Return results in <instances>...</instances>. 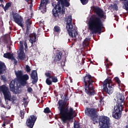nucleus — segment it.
Returning a JSON list of instances; mask_svg holds the SVG:
<instances>
[{"label":"nucleus","instance_id":"29","mask_svg":"<svg viewBox=\"0 0 128 128\" xmlns=\"http://www.w3.org/2000/svg\"><path fill=\"white\" fill-rule=\"evenodd\" d=\"M54 32L57 34H60L61 32L60 27L58 26H56L54 27Z\"/></svg>","mask_w":128,"mask_h":128},{"label":"nucleus","instance_id":"38","mask_svg":"<svg viewBox=\"0 0 128 128\" xmlns=\"http://www.w3.org/2000/svg\"><path fill=\"white\" fill-rule=\"evenodd\" d=\"M74 128H80V123H78V122H74Z\"/></svg>","mask_w":128,"mask_h":128},{"label":"nucleus","instance_id":"44","mask_svg":"<svg viewBox=\"0 0 128 128\" xmlns=\"http://www.w3.org/2000/svg\"><path fill=\"white\" fill-rule=\"evenodd\" d=\"M34 2V0H31V1L29 2V3H28V4H30V9L32 8V2Z\"/></svg>","mask_w":128,"mask_h":128},{"label":"nucleus","instance_id":"9","mask_svg":"<svg viewBox=\"0 0 128 128\" xmlns=\"http://www.w3.org/2000/svg\"><path fill=\"white\" fill-rule=\"evenodd\" d=\"M64 6H62V8L58 10H54V12L52 14L54 17L58 18L62 20L66 14V8H64Z\"/></svg>","mask_w":128,"mask_h":128},{"label":"nucleus","instance_id":"41","mask_svg":"<svg viewBox=\"0 0 128 128\" xmlns=\"http://www.w3.org/2000/svg\"><path fill=\"white\" fill-rule=\"evenodd\" d=\"M45 76L47 78H51L52 76H50V73L48 72L45 73Z\"/></svg>","mask_w":128,"mask_h":128},{"label":"nucleus","instance_id":"18","mask_svg":"<svg viewBox=\"0 0 128 128\" xmlns=\"http://www.w3.org/2000/svg\"><path fill=\"white\" fill-rule=\"evenodd\" d=\"M120 2L122 4V8L128 12V0H120Z\"/></svg>","mask_w":128,"mask_h":128},{"label":"nucleus","instance_id":"28","mask_svg":"<svg viewBox=\"0 0 128 128\" xmlns=\"http://www.w3.org/2000/svg\"><path fill=\"white\" fill-rule=\"evenodd\" d=\"M10 6H12V3L11 2H8L6 4L4 8V12H6V10H8V8H10Z\"/></svg>","mask_w":128,"mask_h":128},{"label":"nucleus","instance_id":"36","mask_svg":"<svg viewBox=\"0 0 128 128\" xmlns=\"http://www.w3.org/2000/svg\"><path fill=\"white\" fill-rule=\"evenodd\" d=\"M115 82H116L118 86L120 84V78L118 77H116L114 78Z\"/></svg>","mask_w":128,"mask_h":128},{"label":"nucleus","instance_id":"43","mask_svg":"<svg viewBox=\"0 0 128 128\" xmlns=\"http://www.w3.org/2000/svg\"><path fill=\"white\" fill-rule=\"evenodd\" d=\"M27 92H29V93L32 92V87L28 88L27 89Z\"/></svg>","mask_w":128,"mask_h":128},{"label":"nucleus","instance_id":"5","mask_svg":"<svg viewBox=\"0 0 128 128\" xmlns=\"http://www.w3.org/2000/svg\"><path fill=\"white\" fill-rule=\"evenodd\" d=\"M65 20L66 22V28L68 34L70 38H72L74 42H76L78 41V38H76V36H78V32L74 29L72 16H69L68 18H65Z\"/></svg>","mask_w":128,"mask_h":128},{"label":"nucleus","instance_id":"31","mask_svg":"<svg viewBox=\"0 0 128 128\" xmlns=\"http://www.w3.org/2000/svg\"><path fill=\"white\" fill-rule=\"evenodd\" d=\"M46 82L48 86H52V81L50 80V78H47L46 80Z\"/></svg>","mask_w":128,"mask_h":128},{"label":"nucleus","instance_id":"27","mask_svg":"<svg viewBox=\"0 0 128 128\" xmlns=\"http://www.w3.org/2000/svg\"><path fill=\"white\" fill-rule=\"evenodd\" d=\"M10 37L8 36H4L2 38V41L4 44H8V40H10Z\"/></svg>","mask_w":128,"mask_h":128},{"label":"nucleus","instance_id":"17","mask_svg":"<svg viewBox=\"0 0 128 128\" xmlns=\"http://www.w3.org/2000/svg\"><path fill=\"white\" fill-rule=\"evenodd\" d=\"M30 78L33 80L32 84H36L38 80V72L36 70H32L30 74Z\"/></svg>","mask_w":128,"mask_h":128},{"label":"nucleus","instance_id":"45","mask_svg":"<svg viewBox=\"0 0 128 128\" xmlns=\"http://www.w3.org/2000/svg\"><path fill=\"white\" fill-rule=\"evenodd\" d=\"M16 99H17L16 96L13 95L12 96V100H13V102H14V100H16Z\"/></svg>","mask_w":128,"mask_h":128},{"label":"nucleus","instance_id":"21","mask_svg":"<svg viewBox=\"0 0 128 128\" xmlns=\"http://www.w3.org/2000/svg\"><path fill=\"white\" fill-rule=\"evenodd\" d=\"M6 66L4 63L0 61V74H4L6 72Z\"/></svg>","mask_w":128,"mask_h":128},{"label":"nucleus","instance_id":"55","mask_svg":"<svg viewBox=\"0 0 128 128\" xmlns=\"http://www.w3.org/2000/svg\"><path fill=\"white\" fill-rule=\"evenodd\" d=\"M0 6H2V8H4V4H1L0 5Z\"/></svg>","mask_w":128,"mask_h":128},{"label":"nucleus","instance_id":"1","mask_svg":"<svg viewBox=\"0 0 128 128\" xmlns=\"http://www.w3.org/2000/svg\"><path fill=\"white\" fill-rule=\"evenodd\" d=\"M93 12L95 14L92 15L90 18L88 28L92 34H102L104 28V24L102 20L106 18V15L104 11L98 6L93 7Z\"/></svg>","mask_w":128,"mask_h":128},{"label":"nucleus","instance_id":"32","mask_svg":"<svg viewBox=\"0 0 128 128\" xmlns=\"http://www.w3.org/2000/svg\"><path fill=\"white\" fill-rule=\"evenodd\" d=\"M51 79L52 80V82L56 83L58 82V77L56 76H52Z\"/></svg>","mask_w":128,"mask_h":128},{"label":"nucleus","instance_id":"58","mask_svg":"<svg viewBox=\"0 0 128 128\" xmlns=\"http://www.w3.org/2000/svg\"><path fill=\"white\" fill-rule=\"evenodd\" d=\"M1 118H2V120H4V118L3 116H1Z\"/></svg>","mask_w":128,"mask_h":128},{"label":"nucleus","instance_id":"60","mask_svg":"<svg viewBox=\"0 0 128 128\" xmlns=\"http://www.w3.org/2000/svg\"><path fill=\"white\" fill-rule=\"evenodd\" d=\"M126 128H128V124L126 126Z\"/></svg>","mask_w":128,"mask_h":128},{"label":"nucleus","instance_id":"34","mask_svg":"<svg viewBox=\"0 0 128 128\" xmlns=\"http://www.w3.org/2000/svg\"><path fill=\"white\" fill-rule=\"evenodd\" d=\"M88 40H90V38H86L83 42L84 46H88Z\"/></svg>","mask_w":128,"mask_h":128},{"label":"nucleus","instance_id":"51","mask_svg":"<svg viewBox=\"0 0 128 128\" xmlns=\"http://www.w3.org/2000/svg\"><path fill=\"white\" fill-rule=\"evenodd\" d=\"M103 128H110V125H108L106 126H103Z\"/></svg>","mask_w":128,"mask_h":128},{"label":"nucleus","instance_id":"37","mask_svg":"<svg viewBox=\"0 0 128 128\" xmlns=\"http://www.w3.org/2000/svg\"><path fill=\"white\" fill-rule=\"evenodd\" d=\"M44 114H50V110L48 107H46L44 109Z\"/></svg>","mask_w":128,"mask_h":128},{"label":"nucleus","instance_id":"53","mask_svg":"<svg viewBox=\"0 0 128 128\" xmlns=\"http://www.w3.org/2000/svg\"><path fill=\"white\" fill-rule=\"evenodd\" d=\"M26 0V2H28V4H30V2H32V0Z\"/></svg>","mask_w":128,"mask_h":128},{"label":"nucleus","instance_id":"26","mask_svg":"<svg viewBox=\"0 0 128 128\" xmlns=\"http://www.w3.org/2000/svg\"><path fill=\"white\" fill-rule=\"evenodd\" d=\"M18 58L20 60H24V58H26L24 52L22 51L20 52L18 54Z\"/></svg>","mask_w":128,"mask_h":128},{"label":"nucleus","instance_id":"11","mask_svg":"<svg viewBox=\"0 0 128 128\" xmlns=\"http://www.w3.org/2000/svg\"><path fill=\"white\" fill-rule=\"evenodd\" d=\"M98 114L96 108H87L85 110V114L92 118H95L98 116V114Z\"/></svg>","mask_w":128,"mask_h":128},{"label":"nucleus","instance_id":"42","mask_svg":"<svg viewBox=\"0 0 128 128\" xmlns=\"http://www.w3.org/2000/svg\"><path fill=\"white\" fill-rule=\"evenodd\" d=\"M0 78L2 80H4V82H6V76H1Z\"/></svg>","mask_w":128,"mask_h":128},{"label":"nucleus","instance_id":"23","mask_svg":"<svg viewBox=\"0 0 128 128\" xmlns=\"http://www.w3.org/2000/svg\"><path fill=\"white\" fill-rule=\"evenodd\" d=\"M31 36L32 33L30 32V29H26V31L24 33V38H26V40H30Z\"/></svg>","mask_w":128,"mask_h":128},{"label":"nucleus","instance_id":"35","mask_svg":"<svg viewBox=\"0 0 128 128\" xmlns=\"http://www.w3.org/2000/svg\"><path fill=\"white\" fill-rule=\"evenodd\" d=\"M20 116L21 118L22 119L24 118V111L23 110H20Z\"/></svg>","mask_w":128,"mask_h":128},{"label":"nucleus","instance_id":"39","mask_svg":"<svg viewBox=\"0 0 128 128\" xmlns=\"http://www.w3.org/2000/svg\"><path fill=\"white\" fill-rule=\"evenodd\" d=\"M32 70V69L30 68V67L28 65L26 66V72H30Z\"/></svg>","mask_w":128,"mask_h":128},{"label":"nucleus","instance_id":"50","mask_svg":"<svg viewBox=\"0 0 128 128\" xmlns=\"http://www.w3.org/2000/svg\"><path fill=\"white\" fill-rule=\"evenodd\" d=\"M24 46H25V48H28V44H26V42H24Z\"/></svg>","mask_w":128,"mask_h":128},{"label":"nucleus","instance_id":"24","mask_svg":"<svg viewBox=\"0 0 128 128\" xmlns=\"http://www.w3.org/2000/svg\"><path fill=\"white\" fill-rule=\"evenodd\" d=\"M108 8L110 10H114L116 12H118V4H116V3L114 4H110Z\"/></svg>","mask_w":128,"mask_h":128},{"label":"nucleus","instance_id":"62","mask_svg":"<svg viewBox=\"0 0 128 128\" xmlns=\"http://www.w3.org/2000/svg\"><path fill=\"white\" fill-rule=\"evenodd\" d=\"M68 2H70V0H68Z\"/></svg>","mask_w":128,"mask_h":128},{"label":"nucleus","instance_id":"25","mask_svg":"<svg viewBox=\"0 0 128 128\" xmlns=\"http://www.w3.org/2000/svg\"><path fill=\"white\" fill-rule=\"evenodd\" d=\"M25 24L26 26V29L30 30V25L32 24V20H30V19H27V20H26L25 22Z\"/></svg>","mask_w":128,"mask_h":128},{"label":"nucleus","instance_id":"15","mask_svg":"<svg viewBox=\"0 0 128 128\" xmlns=\"http://www.w3.org/2000/svg\"><path fill=\"white\" fill-rule=\"evenodd\" d=\"M50 4V0H41L40 4L39 10H42V12L46 13V6Z\"/></svg>","mask_w":128,"mask_h":128},{"label":"nucleus","instance_id":"16","mask_svg":"<svg viewBox=\"0 0 128 128\" xmlns=\"http://www.w3.org/2000/svg\"><path fill=\"white\" fill-rule=\"evenodd\" d=\"M100 122H101L102 126H110V118L106 116H102L99 119Z\"/></svg>","mask_w":128,"mask_h":128},{"label":"nucleus","instance_id":"46","mask_svg":"<svg viewBox=\"0 0 128 128\" xmlns=\"http://www.w3.org/2000/svg\"><path fill=\"white\" fill-rule=\"evenodd\" d=\"M20 47L21 50H24V45H22V41H20Z\"/></svg>","mask_w":128,"mask_h":128},{"label":"nucleus","instance_id":"61","mask_svg":"<svg viewBox=\"0 0 128 128\" xmlns=\"http://www.w3.org/2000/svg\"><path fill=\"white\" fill-rule=\"evenodd\" d=\"M116 16H114V17L116 18Z\"/></svg>","mask_w":128,"mask_h":128},{"label":"nucleus","instance_id":"19","mask_svg":"<svg viewBox=\"0 0 128 128\" xmlns=\"http://www.w3.org/2000/svg\"><path fill=\"white\" fill-rule=\"evenodd\" d=\"M29 40L32 44H34L36 42V33L32 34Z\"/></svg>","mask_w":128,"mask_h":128},{"label":"nucleus","instance_id":"33","mask_svg":"<svg viewBox=\"0 0 128 128\" xmlns=\"http://www.w3.org/2000/svg\"><path fill=\"white\" fill-rule=\"evenodd\" d=\"M80 2L83 6H86V4H88V0H80Z\"/></svg>","mask_w":128,"mask_h":128},{"label":"nucleus","instance_id":"13","mask_svg":"<svg viewBox=\"0 0 128 128\" xmlns=\"http://www.w3.org/2000/svg\"><path fill=\"white\" fill-rule=\"evenodd\" d=\"M124 108H120L118 106H115L114 108V111L112 112V116L116 120H120V116H122V112Z\"/></svg>","mask_w":128,"mask_h":128},{"label":"nucleus","instance_id":"7","mask_svg":"<svg viewBox=\"0 0 128 128\" xmlns=\"http://www.w3.org/2000/svg\"><path fill=\"white\" fill-rule=\"evenodd\" d=\"M52 6L54 8L52 10V14H54V10H60V8L62 6L68 8V6H70V2L68 1V0H58L56 4L54 2H52Z\"/></svg>","mask_w":128,"mask_h":128},{"label":"nucleus","instance_id":"47","mask_svg":"<svg viewBox=\"0 0 128 128\" xmlns=\"http://www.w3.org/2000/svg\"><path fill=\"white\" fill-rule=\"evenodd\" d=\"M10 106H6L4 107V108H8V110H10Z\"/></svg>","mask_w":128,"mask_h":128},{"label":"nucleus","instance_id":"6","mask_svg":"<svg viewBox=\"0 0 128 128\" xmlns=\"http://www.w3.org/2000/svg\"><path fill=\"white\" fill-rule=\"evenodd\" d=\"M103 92L109 95L114 92V85L112 80L106 78L103 82Z\"/></svg>","mask_w":128,"mask_h":128},{"label":"nucleus","instance_id":"54","mask_svg":"<svg viewBox=\"0 0 128 128\" xmlns=\"http://www.w3.org/2000/svg\"><path fill=\"white\" fill-rule=\"evenodd\" d=\"M108 66H110L108 65V64H107L106 65V68H108Z\"/></svg>","mask_w":128,"mask_h":128},{"label":"nucleus","instance_id":"57","mask_svg":"<svg viewBox=\"0 0 128 128\" xmlns=\"http://www.w3.org/2000/svg\"><path fill=\"white\" fill-rule=\"evenodd\" d=\"M3 2H4V0H0V2H1V4H2Z\"/></svg>","mask_w":128,"mask_h":128},{"label":"nucleus","instance_id":"40","mask_svg":"<svg viewBox=\"0 0 128 128\" xmlns=\"http://www.w3.org/2000/svg\"><path fill=\"white\" fill-rule=\"evenodd\" d=\"M12 60H14V64L16 66L18 64V60L14 58V56H13L12 59H11Z\"/></svg>","mask_w":128,"mask_h":128},{"label":"nucleus","instance_id":"2","mask_svg":"<svg viewBox=\"0 0 128 128\" xmlns=\"http://www.w3.org/2000/svg\"><path fill=\"white\" fill-rule=\"evenodd\" d=\"M14 72L16 78L10 82L9 88L12 92L18 94L20 92V90L18 88H20L22 86H26V85L28 84V80H30V76L28 74H24V72L20 70H15Z\"/></svg>","mask_w":128,"mask_h":128},{"label":"nucleus","instance_id":"59","mask_svg":"<svg viewBox=\"0 0 128 128\" xmlns=\"http://www.w3.org/2000/svg\"><path fill=\"white\" fill-rule=\"evenodd\" d=\"M23 100H26V98H24Z\"/></svg>","mask_w":128,"mask_h":128},{"label":"nucleus","instance_id":"20","mask_svg":"<svg viewBox=\"0 0 128 128\" xmlns=\"http://www.w3.org/2000/svg\"><path fill=\"white\" fill-rule=\"evenodd\" d=\"M62 51L58 50V53L56 54L55 58L54 59V62H60V60H62Z\"/></svg>","mask_w":128,"mask_h":128},{"label":"nucleus","instance_id":"10","mask_svg":"<svg viewBox=\"0 0 128 128\" xmlns=\"http://www.w3.org/2000/svg\"><path fill=\"white\" fill-rule=\"evenodd\" d=\"M14 22L21 28H24V18L18 13L12 14Z\"/></svg>","mask_w":128,"mask_h":128},{"label":"nucleus","instance_id":"56","mask_svg":"<svg viewBox=\"0 0 128 128\" xmlns=\"http://www.w3.org/2000/svg\"><path fill=\"white\" fill-rule=\"evenodd\" d=\"M106 62H108V58H106Z\"/></svg>","mask_w":128,"mask_h":128},{"label":"nucleus","instance_id":"4","mask_svg":"<svg viewBox=\"0 0 128 128\" xmlns=\"http://www.w3.org/2000/svg\"><path fill=\"white\" fill-rule=\"evenodd\" d=\"M84 82L85 86V92L88 96H92L96 94V91L94 88V85L92 84L94 82V77H92L90 74H86L83 77Z\"/></svg>","mask_w":128,"mask_h":128},{"label":"nucleus","instance_id":"49","mask_svg":"<svg viewBox=\"0 0 128 128\" xmlns=\"http://www.w3.org/2000/svg\"><path fill=\"white\" fill-rule=\"evenodd\" d=\"M0 106H1V108H4V105L2 103V101L0 100Z\"/></svg>","mask_w":128,"mask_h":128},{"label":"nucleus","instance_id":"30","mask_svg":"<svg viewBox=\"0 0 128 128\" xmlns=\"http://www.w3.org/2000/svg\"><path fill=\"white\" fill-rule=\"evenodd\" d=\"M66 56H64V59L62 60V61L61 62V66L64 68L66 66Z\"/></svg>","mask_w":128,"mask_h":128},{"label":"nucleus","instance_id":"3","mask_svg":"<svg viewBox=\"0 0 128 128\" xmlns=\"http://www.w3.org/2000/svg\"><path fill=\"white\" fill-rule=\"evenodd\" d=\"M68 100V98L66 97L64 100H60L58 102L59 116L64 124H66V122H70L74 118L75 111L72 107L68 109V106H66Z\"/></svg>","mask_w":128,"mask_h":128},{"label":"nucleus","instance_id":"22","mask_svg":"<svg viewBox=\"0 0 128 128\" xmlns=\"http://www.w3.org/2000/svg\"><path fill=\"white\" fill-rule=\"evenodd\" d=\"M4 58H8V60H12L14 58V54L10 52L5 53L4 54Z\"/></svg>","mask_w":128,"mask_h":128},{"label":"nucleus","instance_id":"8","mask_svg":"<svg viewBox=\"0 0 128 128\" xmlns=\"http://www.w3.org/2000/svg\"><path fill=\"white\" fill-rule=\"evenodd\" d=\"M0 92H2L5 100H10L12 98V94L10 92L8 87L5 84L0 86Z\"/></svg>","mask_w":128,"mask_h":128},{"label":"nucleus","instance_id":"12","mask_svg":"<svg viewBox=\"0 0 128 128\" xmlns=\"http://www.w3.org/2000/svg\"><path fill=\"white\" fill-rule=\"evenodd\" d=\"M37 118L38 117L34 115L30 116L26 120V125L28 128H34V124L36 123Z\"/></svg>","mask_w":128,"mask_h":128},{"label":"nucleus","instance_id":"14","mask_svg":"<svg viewBox=\"0 0 128 128\" xmlns=\"http://www.w3.org/2000/svg\"><path fill=\"white\" fill-rule=\"evenodd\" d=\"M124 96L122 94H119L118 100H117V104L116 106H114L119 108H124Z\"/></svg>","mask_w":128,"mask_h":128},{"label":"nucleus","instance_id":"52","mask_svg":"<svg viewBox=\"0 0 128 128\" xmlns=\"http://www.w3.org/2000/svg\"><path fill=\"white\" fill-rule=\"evenodd\" d=\"M6 121H4V124H3L2 125V126L4 127V126H6Z\"/></svg>","mask_w":128,"mask_h":128},{"label":"nucleus","instance_id":"48","mask_svg":"<svg viewBox=\"0 0 128 128\" xmlns=\"http://www.w3.org/2000/svg\"><path fill=\"white\" fill-rule=\"evenodd\" d=\"M102 100H104V98L101 96L100 98V100H99V102H100V104H102Z\"/></svg>","mask_w":128,"mask_h":128}]
</instances>
